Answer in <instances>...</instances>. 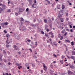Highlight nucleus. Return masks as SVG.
I'll return each mask as SVG.
<instances>
[{
	"mask_svg": "<svg viewBox=\"0 0 75 75\" xmlns=\"http://www.w3.org/2000/svg\"><path fill=\"white\" fill-rule=\"evenodd\" d=\"M8 65H10V64H11V63H10L9 62L8 63Z\"/></svg>",
	"mask_w": 75,
	"mask_h": 75,
	"instance_id": "obj_62",
	"label": "nucleus"
},
{
	"mask_svg": "<svg viewBox=\"0 0 75 75\" xmlns=\"http://www.w3.org/2000/svg\"><path fill=\"white\" fill-rule=\"evenodd\" d=\"M3 53L4 54H6V51H5V50H3Z\"/></svg>",
	"mask_w": 75,
	"mask_h": 75,
	"instance_id": "obj_22",
	"label": "nucleus"
},
{
	"mask_svg": "<svg viewBox=\"0 0 75 75\" xmlns=\"http://www.w3.org/2000/svg\"><path fill=\"white\" fill-rule=\"evenodd\" d=\"M27 69H30V67H28Z\"/></svg>",
	"mask_w": 75,
	"mask_h": 75,
	"instance_id": "obj_61",
	"label": "nucleus"
},
{
	"mask_svg": "<svg viewBox=\"0 0 75 75\" xmlns=\"http://www.w3.org/2000/svg\"><path fill=\"white\" fill-rule=\"evenodd\" d=\"M6 37H7L8 38V37H10V35H9L8 34H7Z\"/></svg>",
	"mask_w": 75,
	"mask_h": 75,
	"instance_id": "obj_8",
	"label": "nucleus"
},
{
	"mask_svg": "<svg viewBox=\"0 0 75 75\" xmlns=\"http://www.w3.org/2000/svg\"><path fill=\"white\" fill-rule=\"evenodd\" d=\"M69 5H70V6H71V5H72V3H69Z\"/></svg>",
	"mask_w": 75,
	"mask_h": 75,
	"instance_id": "obj_53",
	"label": "nucleus"
},
{
	"mask_svg": "<svg viewBox=\"0 0 75 75\" xmlns=\"http://www.w3.org/2000/svg\"><path fill=\"white\" fill-rule=\"evenodd\" d=\"M7 53L9 55V54H10V52L8 51L7 52Z\"/></svg>",
	"mask_w": 75,
	"mask_h": 75,
	"instance_id": "obj_51",
	"label": "nucleus"
},
{
	"mask_svg": "<svg viewBox=\"0 0 75 75\" xmlns=\"http://www.w3.org/2000/svg\"><path fill=\"white\" fill-rule=\"evenodd\" d=\"M59 38L60 39V40H62L63 39V36H61L59 37Z\"/></svg>",
	"mask_w": 75,
	"mask_h": 75,
	"instance_id": "obj_6",
	"label": "nucleus"
},
{
	"mask_svg": "<svg viewBox=\"0 0 75 75\" xmlns=\"http://www.w3.org/2000/svg\"><path fill=\"white\" fill-rule=\"evenodd\" d=\"M40 72H41V73H43V72H44V71L42 70H41L40 71Z\"/></svg>",
	"mask_w": 75,
	"mask_h": 75,
	"instance_id": "obj_40",
	"label": "nucleus"
},
{
	"mask_svg": "<svg viewBox=\"0 0 75 75\" xmlns=\"http://www.w3.org/2000/svg\"><path fill=\"white\" fill-rule=\"evenodd\" d=\"M2 7L3 9H6V8H7V7L5 5H3Z\"/></svg>",
	"mask_w": 75,
	"mask_h": 75,
	"instance_id": "obj_3",
	"label": "nucleus"
},
{
	"mask_svg": "<svg viewBox=\"0 0 75 75\" xmlns=\"http://www.w3.org/2000/svg\"><path fill=\"white\" fill-rule=\"evenodd\" d=\"M52 20L53 21H54V18H52Z\"/></svg>",
	"mask_w": 75,
	"mask_h": 75,
	"instance_id": "obj_56",
	"label": "nucleus"
},
{
	"mask_svg": "<svg viewBox=\"0 0 75 75\" xmlns=\"http://www.w3.org/2000/svg\"><path fill=\"white\" fill-rule=\"evenodd\" d=\"M29 50H30L31 52H32V50L31 49H29Z\"/></svg>",
	"mask_w": 75,
	"mask_h": 75,
	"instance_id": "obj_59",
	"label": "nucleus"
},
{
	"mask_svg": "<svg viewBox=\"0 0 75 75\" xmlns=\"http://www.w3.org/2000/svg\"><path fill=\"white\" fill-rule=\"evenodd\" d=\"M70 32L71 33H72V32H73V30H72V29H71L70 30Z\"/></svg>",
	"mask_w": 75,
	"mask_h": 75,
	"instance_id": "obj_45",
	"label": "nucleus"
},
{
	"mask_svg": "<svg viewBox=\"0 0 75 75\" xmlns=\"http://www.w3.org/2000/svg\"><path fill=\"white\" fill-rule=\"evenodd\" d=\"M32 67H35V64H32Z\"/></svg>",
	"mask_w": 75,
	"mask_h": 75,
	"instance_id": "obj_31",
	"label": "nucleus"
},
{
	"mask_svg": "<svg viewBox=\"0 0 75 75\" xmlns=\"http://www.w3.org/2000/svg\"><path fill=\"white\" fill-rule=\"evenodd\" d=\"M0 11H3V9L0 7Z\"/></svg>",
	"mask_w": 75,
	"mask_h": 75,
	"instance_id": "obj_20",
	"label": "nucleus"
},
{
	"mask_svg": "<svg viewBox=\"0 0 75 75\" xmlns=\"http://www.w3.org/2000/svg\"><path fill=\"white\" fill-rule=\"evenodd\" d=\"M45 36L46 37H48V35L45 34Z\"/></svg>",
	"mask_w": 75,
	"mask_h": 75,
	"instance_id": "obj_47",
	"label": "nucleus"
},
{
	"mask_svg": "<svg viewBox=\"0 0 75 75\" xmlns=\"http://www.w3.org/2000/svg\"><path fill=\"white\" fill-rule=\"evenodd\" d=\"M34 5H35V4H33L32 6V7H33V8H35V7H34Z\"/></svg>",
	"mask_w": 75,
	"mask_h": 75,
	"instance_id": "obj_36",
	"label": "nucleus"
},
{
	"mask_svg": "<svg viewBox=\"0 0 75 75\" xmlns=\"http://www.w3.org/2000/svg\"><path fill=\"white\" fill-rule=\"evenodd\" d=\"M13 46L14 47V50H17L18 49V47L17 46L15 45H14Z\"/></svg>",
	"mask_w": 75,
	"mask_h": 75,
	"instance_id": "obj_4",
	"label": "nucleus"
},
{
	"mask_svg": "<svg viewBox=\"0 0 75 75\" xmlns=\"http://www.w3.org/2000/svg\"><path fill=\"white\" fill-rule=\"evenodd\" d=\"M46 31L47 32H48V31H49V30L47 29Z\"/></svg>",
	"mask_w": 75,
	"mask_h": 75,
	"instance_id": "obj_58",
	"label": "nucleus"
},
{
	"mask_svg": "<svg viewBox=\"0 0 75 75\" xmlns=\"http://www.w3.org/2000/svg\"><path fill=\"white\" fill-rule=\"evenodd\" d=\"M47 1L48 3H49V4H50V1H48V0H47V1Z\"/></svg>",
	"mask_w": 75,
	"mask_h": 75,
	"instance_id": "obj_41",
	"label": "nucleus"
},
{
	"mask_svg": "<svg viewBox=\"0 0 75 75\" xmlns=\"http://www.w3.org/2000/svg\"><path fill=\"white\" fill-rule=\"evenodd\" d=\"M15 15H16V16H18V13L16 12L15 13Z\"/></svg>",
	"mask_w": 75,
	"mask_h": 75,
	"instance_id": "obj_37",
	"label": "nucleus"
},
{
	"mask_svg": "<svg viewBox=\"0 0 75 75\" xmlns=\"http://www.w3.org/2000/svg\"><path fill=\"white\" fill-rule=\"evenodd\" d=\"M62 8L63 10H64L65 8V6L62 5Z\"/></svg>",
	"mask_w": 75,
	"mask_h": 75,
	"instance_id": "obj_10",
	"label": "nucleus"
},
{
	"mask_svg": "<svg viewBox=\"0 0 75 75\" xmlns=\"http://www.w3.org/2000/svg\"><path fill=\"white\" fill-rule=\"evenodd\" d=\"M18 69H20V67H18Z\"/></svg>",
	"mask_w": 75,
	"mask_h": 75,
	"instance_id": "obj_64",
	"label": "nucleus"
},
{
	"mask_svg": "<svg viewBox=\"0 0 75 75\" xmlns=\"http://www.w3.org/2000/svg\"><path fill=\"white\" fill-rule=\"evenodd\" d=\"M73 27L74 28H75V26H74V25L73 26Z\"/></svg>",
	"mask_w": 75,
	"mask_h": 75,
	"instance_id": "obj_60",
	"label": "nucleus"
},
{
	"mask_svg": "<svg viewBox=\"0 0 75 75\" xmlns=\"http://www.w3.org/2000/svg\"><path fill=\"white\" fill-rule=\"evenodd\" d=\"M6 48H8V47H10V45H6Z\"/></svg>",
	"mask_w": 75,
	"mask_h": 75,
	"instance_id": "obj_19",
	"label": "nucleus"
},
{
	"mask_svg": "<svg viewBox=\"0 0 75 75\" xmlns=\"http://www.w3.org/2000/svg\"><path fill=\"white\" fill-rule=\"evenodd\" d=\"M28 10H29V9H28V8H27L26 9V12H27V11H28Z\"/></svg>",
	"mask_w": 75,
	"mask_h": 75,
	"instance_id": "obj_27",
	"label": "nucleus"
},
{
	"mask_svg": "<svg viewBox=\"0 0 75 75\" xmlns=\"http://www.w3.org/2000/svg\"><path fill=\"white\" fill-rule=\"evenodd\" d=\"M35 45H36V46H37V42H35Z\"/></svg>",
	"mask_w": 75,
	"mask_h": 75,
	"instance_id": "obj_18",
	"label": "nucleus"
},
{
	"mask_svg": "<svg viewBox=\"0 0 75 75\" xmlns=\"http://www.w3.org/2000/svg\"><path fill=\"white\" fill-rule=\"evenodd\" d=\"M47 27H48V25H45V30H47Z\"/></svg>",
	"mask_w": 75,
	"mask_h": 75,
	"instance_id": "obj_11",
	"label": "nucleus"
},
{
	"mask_svg": "<svg viewBox=\"0 0 75 75\" xmlns=\"http://www.w3.org/2000/svg\"><path fill=\"white\" fill-rule=\"evenodd\" d=\"M54 64H55L57 62V61H54L53 62Z\"/></svg>",
	"mask_w": 75,
	"mask_h": 75,
	"instance_id": "obj_42",
	"label": "nucleus"
},
{
	"mask_svg": "<svg viewBox=\"0 0 75 75\" xmlns=\"http://www.w3.org/2000/svg\"><path fill=\"white\" fill-rule=\"evenodd\" d=\"M7 12H8V13H10L11 11H10V9H8V11H7Z\"/></svg>",
	"mask_w": 75,
	"mask_h": 75,
	"instance_id": "obj_25",
	"label": "nucleus"
},
{
	"mask_svg": "<svg viewBox=\"0 0 75 75\" xmlns=\"http://www.w3.org/2000/svg\"><path fill=\"white\" fill-rule=\"evenodd\" d=\"M6 42L7 43V44H10V40H6Z\"/></svg>",
	"mask_w": 75,
	"mask_h": 75,
	"instance_id": "obj_5",
	"label": "nucleus"
},
{
	"mask_svg": "<svg viewBox=\"0 0 75 75\" xmlns=\"http://www.w3.org/2000/svg\"><path fill=\"white\" fill-rule=\"evenodd\" d=\"M60 64H64L63 60H60Z\"/></svg>",
	"mask_w": 75,
	"mask_h": 75,
	"instance_id": "obj_9",
	"label": "nucleus"
},
{
	"mask_svg": "<svg viewBox=\"0 0 75 75\" xmlns=\"http://www.w3.org/2000/svg\"><path fill=\"white\" fill-rule=\"evenodd\" d=\"M34 41H37V38L35 37V38Z\"/></svg>",
	"mask_w": 75,
	"mask_h": 75,
	"instance_id": "obj_32",
	"label": "nucleus"
},
{
	"mask_svg": "<svg viewBox=\"0 0 75 75\" xmlns=\"http://www.w3.org/2000/svg\"><path fill=\"white\" fill-rule=\"evenodd\" d=\"M41 33L42 34H44V32L43 31H41Z\"/></svg>",
	"mask_w": 75,
	"mask_h": 75,
	"instance_id": "obj_33",
	"label": "nucleus"
},
{
	"mask_svg": "<svg viewBox=\"0 0 75 75\" xmlns=\"http://www.w3.org/2000/svg\"><path fill=\"white\" fill-rule=\"evenodd\" d=\"M27 41H28V42H31V41L30 40H27Z\"/></svg>",
	"mask_w": 75,
	"mask_h": 75,
	"instance_id": "obj_23",
	"label": "nucleus"
},
{
	"mask_svg": "<svg viewBox=\"0 0 75 75\" xmlns=\"http://www.w3.org/2000/svg\"><path fill=\"white\" fill-rule=\"evenodd\" d=\"M66 51H68V49L67 48V47H66Z\"/></svg>",
	"mask_w": 75,
	"mask_h": 75,
	"instance_id": "obj_54",
	"label": "nucleus"
},
{
	"mask_svg": "<svg viewBox=\"0 0 75 75\" xmlns=\"http://www.w3.org/2000/svg\"><path fill=\"white\" fill-rule=\"evenodd\" d=\"M66 16H68V13H67L66 14Z\"/></svg>",
	"mask_w": 75,
	"mask_h": 75,
	"instance_id": "obj_50",
	"label": "nucleus"
},
{
	"mask_svg": "<svg viewBox=\"0 0 75 75\" xmlns=\"http://www.w3.org/2000/svg\"><path fill=\"white\" fill-rule=\"evenodd\" d=\"M8 4H10V1L8 0Z\"/></svg>",
	"mask_w": 75,
	"mask_h": 75,
	"instance_id": "obj_44",
	"label": "nucleus"
},
{
	"mask_svg": "<svg viewBox=\"0 0 75 75\" xmlns=\"http://www.w3.org/2000/svg\"><path fill=\"white\" fill-rule=\"evenodd\" d=\"M5 75H9L8 74L6 73H5Z\"/></svg>",
	"mask_w": 75,
	"mask_h": 75,
	"instance_id": "obj_52",
	"label": "nucleus"
},
{
	"mask_svg": "<svg viewBox=\"0 0 75 75\" xmlns=\"http://www.w3.org/2000/svg\"><path fill=\"white\" fill-rule=\"evenodd\" d=\"M18 53L19 54H21V52H18Z\"/></svg>",
	"mask_w": 75,
	"mask_h": 75,
	"instance_id": "obj_57",
	"label": "nucleus"
},
{
	"mask_svg": "<svg viewBox=\"0 0 75 75\" xmlns=\"http://www.w3.org/2000/svg\"><path fill=\"white\" fill-rule=\"evenodd\" d=\"M67 73L69 75H72L73 74V72L71 71L70 70H69L68 71Z\"/></svg>",
	"mask_w": 75,
	"mask_h": 75,
	"instance_id": "obj_2",
	"label": "nucleus"
},
{
	"mask_svg": "<svg viewBox=\"0 0 75 75\" xmlns=\"http://www.w3.org/2000/svg\"><path fill=\"white\" fill-rule=\"evenodd\" d=\"M16 65H17V66H20V64H18V63H17L16 64Z\"/></svg>",
	"mask_w": 75,
	"mask_h": 75,
	"instance_id": "obj_34",
	"label": "nucleus"
},
{
	"mask_svg": "<svg viewBox=\"0 0 75 75\" xmlns=\"http://www.w3.org/2000/svg\"><path fill=\"white\" fill-rule=\"evenodd\" d=\"M74 66H70V67L71 68V69H73V68H74Z\"/></svg>",
	"mask_w": 75,
	"mask_h": 75,
	"instance_id": "obj_24",
	"label": "nucleus"
},
{
	"mask_svg": "<svg viewBox=\"0 0 75 75\" xmlns=\"http://www.w3.org/2000/svg\"><path fill=\"white\" fill-rule=\"evenodd\" d=\"M67 32H66L64 35V36H65V35H67Z\"/></svg>",
	"mask_w": 75,
	"mask_h": 75,
	"instance_id": "obj_46",
	"label": "nucleus"
},
{
	"mask_svg": "<svg viewBox=\"0 0 75 75\" xmlns=\"http://www.w3.org/2000/svg\"><path fill=\"white\" fill-rule=\"evenodd\" d=\"M71 58L72 59L74 60H75V57H71Z\"/></svg>",
	"mask_w": 75,
	"mask_h": 75,
	"instance_id": "obj_16",
	"label": "nucleus"
},
{
	"mask_svg": "<svg viewBox=\"0 0 75 75\" xmlns=\"http://www.w3.org/2000/svg\"><path fill=\"white\" fill-rule=\"evenodd\" d=\"M66 19L67 20V21H68L69 20V18H66Z\"/></svg>",
	"mask_w": 75,
	"mask_h": 75,
	"instance_id": "obj_48",
	"label": "nucleus"
},
{
	"mask_svg": "<svg viewBox=\"0 0 75 75\" xmlns=\"http://www.w3.org/2000/svg\"><path fill=\"white\" fill-rule=\"evenodd\" d=\"M71 44L73 45H74V42H71Z\"/></svg>",
	"mask_w": 75,
	"mask_h": 75,
	"instance_id": "obj_29",
	"label": "nucleus"
},
{
	"mask_svg": "<svg viewBox=\"0 0 75 75\" xmlns=\"http://www.w3.org/2000/svg\"><path fill=\"white\" fill-rule=\"evenodd\" d=\"M60 20L61 22H63L64 21V18H61Z\"/></svg>",
	"mask_w": 75,
	"mask_h": 75,
	"instance_id": "obj_15",
	"label": "nucleus"
},
{
	"mask_svg": "<svg viewBox=\"0 0 75 75\" xmlns=\"http://www.w3.org/2000/svg\"><path fill=\"white\" fill-rule=\"evenodd\" d=\"M2 57H0V61H3V59H2Z\"/></svg>",
	"mask_w": 75,
	"mask_h": 75,
	"instance_id": "obj_28",
	"label": "nucleus"
},
{
	"mask_svg": "<svg viewBox=\"0 0 75 75\" xmlns=\"http://www.w3.org/2000/svg\"><path fill=\"white\" fill-rule=\"evenodd\" d=\"M54 35H52L51 36V38H53V37H54Z\"/></svg>",
	"mask_w": 75,
	"mask_h": 75,
	"instance_id": "obj_55",
	"label": "nucleus"
},
{
	"mask_svg": "<svg viewBox=\"0 0 75 75\" xmlns=\"http://www.w3.org/2000/svg\"><path fill=\"white\" fill-rule=\"evenodd\" d=\"M64 32H65V30H62L61 32V33H62V34H64Z\"/></svg>",
	"mask_w": 75,
	"mask_h": 75,
	"instance_id": "obj_21",
	"label": "nucleus"
},
{
	"mask_svg": "<svg viewBox=\"0 0 75 75\" xmlns=\"http://www.w3.org/2000/svg\"><path fill=\"white\" fill-rule=\"evenodd\" d=\"M53 56H54V57H57V56H56L55 54H53Z\"/></svg>",
	"mask_w": 75,
	"mask_h": 75,
	"instance_id": "obj_49",
	"label": "nucleus"
},
{
	"mask_svg": "<svg viewBox=\"0 0 75 75\" xmlns=\"http://www.w3.org/2000/svg\"><path fill=\"white\" fill-rule=\"evenodd\" d=\"M65 42H70V41L68 40H65Z\"/></svg>",
	"mask_w": 75,
	"mask_h": 75,
	"instance_id": "obj_14",
	"label": "nucleus"
},
{
	"mask_svg": "<svg viewBox=\"0 0 75 75\" xmlns=\"http://www.w3.org/2000/svg\"><path fill=\"white\" fill-rule=\"evenodd\" d=\"M44 22H45V23H47V20L45 19H44Z\"/></svg>",
	"mask_w": 75,
	"mask_h": 75,
	"instance_id": "obj_39",
	"label": "nucleus"
},
{
	"mask_svg": "<svg viewBox=\"0 0 75 75\" xmlns=\"http://www.w3.org/2000/svg\"><path fill=\"white\" fill-rule=\"evenodd\" d=\"M49 34H51V35H53V34H54V33H52V32H50V33H49Z\"/></svg>",
	"mask_w": 75,
	"mask_h": 75,
	"instance_id": "obj_38",
	"label": "nucleus"
},
{
	"mask_svg": "<svg viewBox=\"0 0 75 75\" xmlns=\"http://www.w3.org/2000/svg\"><path fill=\"white\" fill-rule=\"evenodd\" d=\"M3 24H4V25H8V23L7 22H5V23H4Z\"/></svg>",
	"mask_w": 75,
	"mask_h": 75,
	"instance_id": "obj_12",
	"label": "nucleus"
},
{
	"mask_svg": "<svg viewBox=\"0 0 75 75\" xmlns=\"http://www.w3.org/2000/svg\"><path fill=\"white\" fill-rule=\"evenodd\" d=\"M33 1H34V3H37V1H36V0H34Z\"/></svg>",
	"mask_w": 75,
	"mask_h": 75,
	"instance_id": "obj_35",
	"label": "nucleus"
},
{
	"mask_svg": "<svg viewBox=\"0 0 75 75\" xmlns=\"http://www.w3.org/2000/svg\"><path fill=\"white\" fill-rule=\"evenodd\" d=\"M29 1L30 3H33V1L32 0H29Z\"/></svg>",
	"mask_w": 75,
	"mask_h": 75,
	"instance_id": "obj_17",
	"label": "nucleus"
},
{
	"mask_svg": "<svg viewBox=\"0 0 75 75\" xmlns=\"http://www.w3.org/2000/svg\"><path fill=\"white\" fill-rule=\"evenodd\" d=\"M61 34H60V33H59L58 34V38H59V37H61Z\"/></svg>",
	"mask_w": 75,
	"mask_h": 75,
	"instance_id": "obj_26",
	"label": "nucleus"
},
{
	"mask_svg": "<svg viewBox=\"0 0 75 75\" xmlns=\"http://www.w3.org/2000/svg\"><path fill=\"white\" fill-rule=\"evenodd\" d=\"M69 27H70V28H72V26H71V25H69Z\"/></svg>",
	"mask_w": 75,
	"mask_h": 75,
	"instance_id": "obj_43",
	"label": "nucleus"
},
{
	"mask_svg": "<svg viewBox=\"0 0 75 75\" xmlns=\"http://www.w3.org/2000/svg\"><path fill=\"white\" fill-rule=\"evenodd\" d=\"M20 19H21L20 20H21V21H24V19H23V18H21Z\"/></svg>",
	"mask_w": 75,
	"mask_h": 75,
	"instance_id": "obj_13",
	"label": "nucleus"
},
{
	"mask_svg": "<svg viewBox=\"0 0 75 75\" xmlns=\"http://www.w3.org/2000/svg\"><path fill=\"white\" fill-rule=\"evenodd\" d=\"M43 69L45 71H47V66H45V64L44 63H43Z\"/></svg>",
	"mask_w": 75,
	"mask_h": 75,
	"instance_id": "obj_1",
	"label": "nucleus"
},
{
	"mask_svg": "<svg viewBox=\"0 0 75 75\" xmlns=\"http://www.w3.org/2000/svg\"><path fill=\"white\" fill-rule=\"evenodd\" d=\"M61 42V41H59V42H58V43H59V44H60V43Z\"/></svg>",
	"mask_w": 75,
	"mask_h": 75,
	"instance_id": "obj_63",
	"label": "nucleus"
},
{
	"mask_svg": "<svg viewBox=\"0 0 75 75\" xmlns=\"http://www.w3.org/2000/svg\"><path fill=\"white\" fill-rule=\"evenodd\" d=\"M4 32L6 33V34H7V32L6 31V30H4Z\"/></svg>",
	"mask_w": 75,
	"mask_h": 75,
	"instance_id": "obj_30",
	"label": "nucleus"
},
{
	"mask_svg": "<svg viewBox=\"0 0 75 75\" xmlns=\"http://www.w3.org/2000/svg\"><path fill=\"white\" fill-rule=\"evenodd\" d=\"M72 55H75V52L74 51H73L72 52Z\"/></svg>",
	"mask_w": 75,
	"mask_h": 75,
	"instance_id": "obj_7",
	"label": "nucleus"
}]
</instances>
